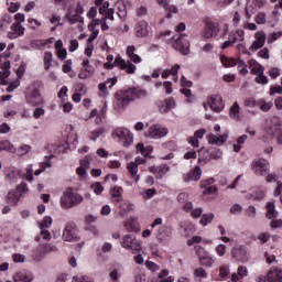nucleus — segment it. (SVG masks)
Wrapping results in <instances>:
<instances>
[{
	"label": "nucleus",
	"instance_id": "nucleus-1",
	"mask_svg": "<svg viewBox=\"0 0 282 282\" xmlns=\"http://www.w3.org/2000/svg\"><path fill=\"white\" fill-rule=\"evenodd\" d=\"M147 96H149V91L140 86L123 88L115 94L117 105L118 107H120V109L129 107L130 102H135V100H142L143 98H147Z\"/></svg>",
	"mask_w": 282,
	"mask_h": 282
},
{
	"label": "nucleus",
	"instance_id": "nucleus-2",
	"mask_svg": "<svg viewBox=\"0 0 282 282\" xmlns=\"http://www.w3.org/2000/svg\"><path fill=\"white\" fill-rule=\"evenodd\" d=\"M41 83L35 82L31 86H29L26 91V102L31 105V107H43L45 105V99L43 95H41Z\"/></svg>",
	"mask_w": 282,
	"mask_h": 282
},
{
	"label": "nucleus",
	"instance_id": "nucleus-3",
	"mask_svg": "<svg viewBox=\"0 0 282 282\" xmlns=\"http://www.w3.org/2000/svg\"><path fill=\"white\" fill-rule=\"evenodd\" d=\"M30 193V188H28V183L22 182L21 184L17 185L14 189H11L7 194V203L10 206H18L19 202H21L22 197H25Z\"/></svg>",
	"mask_w": 282,
	"mask_h": 282
},
{
	"label": "nucleus",
	"instance_id": "nucleus-4",
	"mask_svg": "<svg viewBox=\"0 0 282 282\" xmlns=\"http://www.w3.org/2000/svg\"><path fill=\"white\" fill-rule=\"evenodd\" d=\"M113 140H117V142H120L122 147H129L133 143V133L127 128H117L112 132Z\"/></svg>",
	"mask_w": 282,
	"mask_h": 282
},
{
	"label": "nucleus",
	"instance_id": "nucleus-5",
	"mask_svg": "<svg viewBox=\"0 0 282 282\" xmlns=\"http://www.w3.org/2000/svg\"><path fill=\"white\" fill-rule=\"evenodd\" d=\"M7 180H17V177H22L24 180H28V182H32L34 180V169L32 165H29L25 169V173H23L21 170H14L10 169L9 172L6 174Z\"/></svg>",
	"mask_w": 282,
	"mask_h": 282
},
{
	"label": "nucleus",
	"instance_id": "nucleus-6",
	"mask_svg": "<svg viewBox=\"0 0 282 282\" xmlns=\"http://www.w3.org/2000/svg\"><path fill=\"white\" fill-rule=\"evenodd\" d=\"M83 197L79 194L66 192L61 197L62 208H74V206L82 204Z\"/></svg>",
	"mask_w": 282,
	"mask_h": 282
},
{
	"label": "nucleus",
	"instance_id": "nucleus-7",
	"mask_svg": "<svg viewBox=\"0 0 282 282\" xmlns=\"http://www.w3.org/2000/svg\"><path fill=\"white\" fill-rule=\"evenodd\" d=\"M121 246L126 250H133L134 252H140L142 250V242L135 239V235H126L121 238Z\"/></svg>",
	"mask_w": 282,
	"mask_h": 282
},
{
	"label": "nucleus",
	"instance_id": "nucleus-8",
	"mask_svg": "<svg viewBox=\"0 0 282 282\" xmlns=\"http://www.w3.org/2000/svg\"><path fill=\"white\" fill-rule=\"evenodd\" d=\"M172 47L177 52H181L184 56L191 53V42L186 39L185 34H181L176 40L172 42Z\"/></svg>",
	"mask_w": 282,
	"mask_h": 282
},
{
	"label": "nucleus",
	"instance_id": "nucleus-9",
	"mask_svg": "<svg viewBox=\"0 0 282 282\" xmlns=\"http://www.w3.org/2000/svg\"><path fill=\"white\" fill-rule=\"evenodd\" d=\"M268 133L269 135H272V138H276L278 144L282 145V122L279 118L272 119Z\"/></svg>",
	"mask_w": 282,
	"mask_h": 282
},
{
	"label": "nucleus",
	"instance_id": "nucleus-10",
	"mask_svg": "<svg viewBox=\"0 0 282 282\" xmlns=\"http://www.w3.org/2000/svg\"><path fill=\"white\" fill-rule=\"evenodd\" d=\"M251 169L257 175H268L270 173V163L265 159H258L252 162Z\"/></svg>",
	"mask_w": 282,
	"mask_h": 282
},
{
	"label": "nucleus",
	"instance_id": "nucleus-11",
	"mask_svg": "<svg viewBox=\"0 0 282 282\" xmlns=\"http://www.w3.org/2000/svg\"><path fill=\"white\" fill-rule=\"evenodd\" d=\"M173 237V227L170 225H162L156 232V239L160 243H169V240Z\"/></svg>",
	"mask_w": 282,
	"mask_h": 282
},
{
	"label": "nucleus",
	"instance_id": "nucleus-12",
	"mask_svg": "<svg viewBox=\"0 0 282 282\" xmlns=\"http://www.w3.org/2000/svg\"><path fill=\"white\" fill-rule=\"evenodd\" d=\"M76 232V224L67 223L63 230L62 239L64 241H78V235Z\"/></svg>",
	"mask_w": 282,
	"mask_h": 282
},
{
	"label": "nucleus",
	"instance_id": "nucleus-13",
	"mask_svg": "<svg viewBox=\"0 0 282 282\" xmlns=\"http://www.w3.org/2000/svg\"><path fill=\"white\" fill-rule=\"evenodd\" d=\"M231 257L236 259V261H239L240 263H248L249 257H248V250L241 245L236 246L231 250Z\"/></svg>",
	"mask_w": 282,
	"mask_h": 282
},
{
	"label": "nucleus",
	"instance_id": "nucleus-14",
	"mask_svg": "<svg viewBox=\"0 0 282 282\" xmlns=\"http://www.w3.org/2000/svg\"><path fill=\"white\" fill-rule=\"evenodd\" d=\"M156 107L160 111V113H169L171 109H175V98L167 97L164 100L159 99L156 101Z\"/></svg>",
	"mask_w": 282,
	"mask_h": 282
},
{
	"label": "nucleus",
	"instance_id": "nucleus-15",
	"mask_svg": "<svg viewBox=\"0 0 282 282\" xmlns=\"http://www.w3.org/2000/svg\"><path fill=\"white\" fill-rule=\"evenodd\" d=\"M116 83H118V77L108 78L106 82L98 84L99 98H107L109 96L108 89H112Z\"/></svg>",
	"mask_w": 282,
	"mask_h": 282
},
{
	"label": "nucleus",
	"instance_id": "nucleus-16",
	"mask_svg": "<svg viewBox=\"0 0 282 282\" xmlns=\"http://www.w3.org/2000/svg\"><path fill=\"white\" fill-rule=\"evenodd\" d=\"M169 134V129L162 127L161 124H154L151 126L148 135L149 138H152L153 140H160V138H164V135Z\"/></svg>",
	"mask_w": 282,
	"mask_h": 282
},
{
	"label": "nucleus",
	"instance_id": "nucleus-17",
	"mask_svg": "<svg viewBox=\"0 0 282 282\" xmlns=\"http://www.w3.org/2000/svg\"><path fill=\"white\" fill-rule=\"evenodd\" d=\"M208 105L216 113H219V111H223V109L226 107V104H224V99L220 95H212L209 97Z\"/></svg>",
	"mask_w": 282,
	"mask_h": 282
},
{
	"label": "nucleus",
	"instance_id": "nucleus-18",
	"mask_svg": "<svg viewBox=\"0 0 282 282\" xmlns=\"http://www.w3.org/2000/svg\"><path fill=\"white\" fill-rule=\"evenodd\" d=\"M202 180V167L196 165L188 173L183 174V182L188 184L189 182H199Z\"/></svg>",
	"mask_w": 282,
	"mask_h": 282
},
{
	"label": "nucleus",
	"instance_id": "nucleus-19",
	"mask_svg": "<svg viewBox=\"0 0 282 282\" xmlns=\"http://www.w3.org/2000/svg\"><path fill=\"white\" fill-rule=\"evenodd\" d=\"M254 41L250 45L249 50L250 52H257L258 50H261L263 45H265V32L264 31H258L254 33Z\"/></svg>",
	"mask_w": 282,
	"mask_h": 282
},
{
	"label": "nucleus",
	"instance_id": "nucleus-20",
	"mask_svg": "<svg viewBox=\"0 0 282 282\" xmlns=\"http://www.w3.org/2000/svg\"><path fill=\"white\" fill-rule=\"evenodd\" d=\"M134 35L137 39H144V36H149V22L141 20L134 25Z\"/></svg>",
	"mask_w": 282,
	"mask_h": 282
},
{
	"label": "nucleus",
	"instance_id": "nucleus-21",
	"mask_svg": "<svg viewBox=\"0 0 282 282\" xmlns=\"http://www.w3.org/2000/svg\"><path fill=\"white\" fill-rule=\"evenodd\" d=\"M218 32H219V23L207 22L203 31V36L205 39H215Z\"/></svg>",
	"mask_w": 282,
	"mask_h": 282
},
{
	"label": "nucleus",
	"instance_id": "nucleus-22",
	"mask_svg": "<svg viewBox=\"0 0 282 282\" xmlns=\"http://www.w3.org/2000/svg\"><path fill=\"white\" fill-rule=\"evenodd\" d=\"M10 61H7L0 65V85L8 84V77L10 76Z\"/></svg>",
	"mask_w": 282,
	"mask_h": 282
},
{
	"label": "nucleus",
	"instance_id": "nucleus-23",
	"mask_svg": "<svg viewBox=\"0 0 282 282\" xmlns=\"http://www.w3.org/2000/svg\"><path fill=\"white\" fill-rule=\"evenodd\" d=\"M65 19L69 23V25H76V23H85V18L78 15V13L74 14L72 8L67 10Z\"/></svg>",
	"mask_w": 282,
	"mask_h": 282
},
{
	"label": "nucleus",
	"instance_id": "nucleus-24",
	"mask_svg": "<svg viewBox=\"0 0 282 282\" xmlns=\"http://www.w3.org/2000/svg\"><path fill=\"white\" fill-rule=\"evenodd\" d=\"M122 193H124V189H122L121 186H113L110 188V199L112 204H120L122 202Z\"/></svg>",
	"mask_w": 282,
	"mask_h": 282
},
{
	"label": "nucleus",
	"instance_id": "nucleus-25",
	"mask_svg": "<svg viewBox=\"0 0 282 282\" xmlns=\"http://www.w3.org/2000/svg\"><path fill=\"white\" fill-rule=\"evenodd\" d=\"M268 282H282V270L279 268H273L267 273Z\"/></svg>",
	"mask_w": 282,
	"mask_h": 282
},
{
	"label": "nucleus",
	"instance_id": "nucleus-26",
	"mask_svg": "<svg viewBox=\"0 0 282 282\" xmlns=\"http://www.w3.org/2000/svg\"><path fill=\"white\" fill-rule=\"evenodd\" d=\"M207 140L209 144H216V147H221L226 144V141L228 140V134H220L219 137L215 134H208Z\"/></svg>",
	"mask_w": 282,
	"mask_h": 282
},
{
	"label": "nucleus",
	"instance_id": "nucleus-27",
	"mask_svg": "<svg viewBox=\"0 0 282 282\" xmlns=\"http://www.w3.org/2000/svg\"><path fill=\"white\" fill-rule=\"evenodd\" d=\"M248 66L251 68L250 74L252 76H258L259 74H263V72H265V67L254 59L249 61Z\"/></svg>",
	"mask_w": 282,
	"mask_h": 282
},
{
	"label": "nucleus",
	"instance_id": "nucleus-28",
	"mask_svg": "<svg viewBox=\"0 0 282 282\" xmlns=\"http://www.w3.org/2000/svg\"><path fill=\"white\" fill-rule=\"evenodd\" d=\"M228 37L231 41V43H239L241 41H245L246 32L242 29H237L236 31L229 32Z\"/></svg>",
	"mask_w": 282,
	"mask_h": 282
},
{
	"label": "nucleus",
	"instance_id": "nucleus-29",
	"mask_svg": "<svg viewBox=\"0 0 282 282\" xmlns=\"http://www.w3.org/2000/svg\"><path fill=\"white\" fill-rule=\"evenodd\" d=\"M199 158H198V164H200V166H204V164H208V162H210V160H213V155L210 154V150H206L204 148H202L199 151Z\"/></svg>",
	"mask_w": 282,
	"mask_h": 282
},
{
	"label": "nucleus",
	"instance_id": "nucleus-30",
	"mask_svg": "<svg viewBox=\"0 0 282 282\" xmlns=\"http://www.w3.org/2000/svg\"><path fill=\"white\" fill-rule=\"evenodd\" d=\"M34 276L32 273L20 271L13 275L14 282H32Z\"/></svg>",
	"mask_w": 282,
	"mask_h": 282
},
{
	"label": "nucleus",
	"instance_id": "nucleus-31",
	"mask_svg": "<svg viewBox=\"0 0 282 282\" xmlns=\"http://www.w3.org/2000/svg\"><path fill=\"white\" fill-rule=\"evenodd\" d=\"M245 276H248V268L240 265L238 267L237 273L231 274V281H241Z\"/></svg>",
	"mask_w": 282,
	"mask_h": 282
},
{
	"label": "nucleus",
	"instance_id": "nucleus-32",
	"mask_svg": "<svg viewBox=\"0 0 282 282\" xmlns=\"http://www.w3.org/2000/svg\"><path fill=\"white\" fill-rule=\"evenodd\" d=\"M124 228L128 232H138L140 230V224H138L137 219L130 218L126 221Z\"/></svg>",
	"mask_w": 282,
	"mask_h": 282
},
{
	"label": "nucleus",
	"instance_id": "nucleus-33",
	"mask_svg": "<svg viewBox=\"0 0 282 282\" xmlns=\"http://www.w3.org/2000/svg\"><path fill=\"white\" fill-rule=\"evenodd\" d=\"M241 111V107H239V102L235 101L231 108L229 109V117L232 118V120H241V116H239Z\"/></svg>",
	"mask_w": 282,
	"mask_h": 282
},
{
	"label": "nucleus",
	"instance_id": "nucleus-34",
	"mask_svg": "<svg viewBox=\"0 0 282 282\" xmlns=\"http://www.w3.org/2000/svg\"><path fill=\"white\" fill-rule=\"evenodd\" d=\"M267 219H276L279 217V213L276 212V207L274 206V203L269 202L267 203Z\"/></svg>",
	"mask_w": 282,
	"mask_h": 282
},
{
	"label": "nucleus",
	"instance_id": "nucleus-35",
	"mask_svg": "<svg viewBox=\"0 0 282 282\" xmlns=\"http://www.w3.org/2000/svg\"><path fill=\"white\" fill-rule=\"evenodd\" d=\"M127 54L132 63H141L142 58L135 54V46L130 45L127 47Z\"/></svg>",
	"mask_w": 282,
	"mask_h": 282
},
{
	"label": "nucleus",
	"instance_id": "nucleus-36",
	"mask_svg": "<svg viewBox=\"0 0 282 282\" xmlns=\"http://www.w3.org/2000/svg\"><path fill=\"white\" fill-rule=\"evenodd\" d=\"M132 205L129 200H121L119 205V215L121 217H124V215H128V213H131Z\"/></svg>",
	"mask_w": 282,
	"mask_h": 282
},
{
	"label": "nucleus",
	"instance_id": "nucleus-37",
	"mask_svg": "<svg viewBox=\"0 0 282 282\" xmlns=\"http://www.w3.org/2000/svg\"><path fill=\"white\" fill-rule=\"evenodd\" d=\"M199 262L204 265V268H213V264L215 263V258H213L212 254L208 252L207 254L199 258Z\"/></svg>",
	"mask_w": 282,
	"mask_h": 282
},
{
	"label": "nucleus",
	"instance_id": "nucleus-38",
	"mask_svg": "<svg viewBox=\"0 0 282 282\" xmlns=\"http://www.w3.org/2000/svg\"><path fill=\"white\" fill-rule=\"evenodd\" d=\"M0 151H8V153H17V148L9 141H0Z\"/></svg>",
	"mask_w": 282,
	"mask_h": 282
},
{
	"label": "nucleus",
	"instance_id": "nucleus-39",
	"mask_svg": "<svg viewBox=\"0 0 282 282\" xmlns=\"http://www.w3.org/2000/svg\"><path fill=\"white\" fill-rule=\"evenodd\" d=\"M220 63L223 64L224 67H235V65H237V58L221 55Z\"/></svg>",
	"mask_w": 282,
	"mask_h": 282
},
{
	"label": "nucleus",
	"instance_id": "nucleus-40",
	"mask_svg": "<svg viewBox=\"0 0 282 282\" xmlns=\"http://www.w3.org/2000/svg\"><path fill=\"white\" fill-rule=\"evenodd\" d=\"M208 272L204 268L199 267L194 270V281H202V279H207Z\"/></svg>",
	"mask_w": 282,
	"mask_h": 282
},
{
	"label": "nucleus",
	"instance_id": "nucleus-41",
	"mask_svg": "<svg viewBox=\"0 0 282 282\" xmlns=\"http://www.w3.org/2000/svg\"><path fill=\"white\" fill-rule=\"evenodd\" d=\"M128 171L135 182L140 181V176L138 175V163L131 162L128 165Z\"/></svg>",
	"mask_w": 282,
	"mask_h": 282
},
{
	"label": "nucleus",
	"instance_id": "nucleus-42",
	"mask_svg": "<svg viewBox=\"0 0 282 282\" xmlns=\"http://www.w3.org/2000/svg\"><path fill=\"white\" fill-rule=\"evenodd\" d=\"M11 31L18 34V36H23V34H25V28H23V25L20 24V22H14L11 25Z\"/></svg>",
	"mask_w": 282,
	"mask_h": 282
},
{
	"label": "nucleus",
	"instance_id": "nucleus-43",
	"mask_svg": "<svg viewBox=\"0 0 282 282\" xmlns=\"http://www.w3.org/2000/svg\"><path fill=\"white\" fill-rule=\"evenodd\" d=\"M53 58H54V55H52V52L44 53V69H45V72L50 70V67H52Z\"/></svg>",
	"mask_w": 282,
	"mask_h": 282
},
{
	"label": "nucleus",
	"instance_id": "nucleus-44",
	"mask_svg": "<svg viewBox=\"0 0 282 282\" xmlns=\"http://www.w3.org/2000/svg\"><path fill=\"white\" fill-rule=\"evenodd\" d=\"M215 219V214H204L200 218V226H208V224H213V220Z\"/></svg>",
	"mask_w": 282,
	"mask_h": 282
},
{
	"label": "nucleus",
	"instance_id": "nucleus-45",
	"mask_svg": "<svg viewBox=\"0 0 282 282\" xmlns=\"http://www.w3.org/2000/svg\"><path fill=\"white\" fill-rule=\"evenodd\" d=\"M169 171H171V167L166 164L159 166L156 171V178L162 180V177H164Z\"/></svg>",
	"mask_w": 282,
	"mask_h": 282
},
{
	"label": "nucleus",
	"instance_id": "nucleus-46",
	"mask_svg": "<svg viewBox=\"0 0 282 282\" xmlns=\"http://www.w3.org/2000/svg\"><path fill=\"white\" fill-rule=\"evenodd\" d=\"M91 74H94V68H82L78 74V78H80V80H85V78H89Z\"/></svg>",
	"mask_w": 282,
	"mask_h": 282
},
{
	"label": "nucleus",
	"instance_id": "nucleus-47",
	"mask_svg": "<svg viewBox=\"0 0 282 282\" xmlns=\"http://www.w3.org/2000/svg\"><path fill=\"white\" fill-rule=\"evenodd\" d=\"M265 197V192L262 189H257L254 194H250L249 199H253L254 202H261Z\"/></svg>",
	"mask_w": 282,
	"mask_h": 282
},
{
	"label": "nucleus",
	"instance_id": "nucleus-48",
	"mask_svg": "<svg viewBox=\"0 0 282 282\" xmlns=\"http://www.w3.org/2000/svg\"><path fill=\"white\" fill-rule=\"evenodd\" d=\"M236 65H238V69H240L239 70V73L242 75V76H246V75H248V65L246 64V62L243 61V59H239L237 63H236ZM242 67V68H241Z\"/></svg>",
	"mask_w": 282,
	"mask_h": 282
},
{
	"label": "nucleus",
	"instance_id": "nucleus-49",
	"mask_svg": "<svg viewBox=\"0 0 282 282\" xmlns=\"http://www.w3.org/2000/svg\"><path fill=\"white\" fill-rule=\"evenodd\" d=\"M228 35V24H224L221 28L218 26L216 39H224Z\"/></svg>",
	"mask_w": 282,
	"mask_h": 282
},
{
	"label": "nucleus",
	"instance_id": "nucleus-50",
	"mask_svg": "<svg viewBox=\"0 0 282 282\" xmlns=\"http://www.w3.org/2000/svg\"><path fill=\"white\" fill-rule=\"evenodd\" d=\"M52 226V218L46 216L43 218L41 223H39L40 230H44V228H50Z\"/></svg>",
	"mask_w": 282,
	"mask_h": 282
},
{
	"label": "nucleus",
	"instance_id": "nucleus-51",
	"mask_svg": "<svg viewBox=\"0 0 282 282\" xmlns=\"http://www.w3.org/2000/svg\"><path fill=\"white\" fill-rule=\"evenodd\" d=\"M254 83L258 85H268V76L263 75V73H260L256 76Z\"/></svg>",
	"mask_w": 282,
	"mask_h": 282
},
{
	"label": "nucleus",
	"instance_id": "nucleus-52",
	"mask_svg": "<svg viewBox=\"0 0 282 282\" xmlns=\"http://www.w3.org/2000/svg\"><path fill=\"white\" fill-rule=\"evenodd\" d=\"M102 133H105V128H99L97 130H94L90 132V140H93L94 142L97 141V139L102 135Z\"/></svg>",
	"mask_w": 282,
	"mask_h": 282
},
{
	"label": "nucleus",
	"instance_id": "nucleus-53",
	"mask_svg": "<svg viewBox=\"0 0 282 282\" xmlns=\"http://www.w3.org/2000/svg\"><path fill=\"white\" fill-rule=\"evenodd\" d=\"M30 151H32V147H30L29 144H22L19 149H18V154L19 155H28V153H30Z\"/></svg>",
	"mask_w": 282,
	"mask_h": 282
},
{
	"label": "nucleus",
	"instance_id": "nucleus-54",
	"mask_svg": "<svg viewBox=\"0 0 282 282\" xmlns=\"http://www.w3.org/2000/svg\"><path fill=\"white\" fill-rule=\"evenodd\" d=\"M90 188L94 191L95 195H100L105 191V187H102V184L99 182L93 184Z\"/></svg>",
	"mask_w": 282,
	"mask_h": 282
},
{
	"label": "nucleus",
	"instance_id": "nucleus-55",
	"mask_svg": "<svg viewBox=\"0 0 282 282\" xmlns=\"http://www.w3.org/2000/svg\"><path fill=\"white\" fill-rule=\"evenodd\" d=\"M25 69H28V64L22 62L20 66L17 69V76L18 78H23V75L25 74Z\"/></svg>",
	"mask_w": 282,
	"mask_h": 282
},
{
	"label": "nucleus",
	"instance_id": "nucleus-56",
	"mask_svg": "<svg viewBox=\"0 0 282 282\" xmlns=\"http://www.w3.org/2000/svg\"><path fill=\"white\" fill-rule=\"evenodd\" d=\"M209 153L212 155V160H219L221 158V150L217 148L209 149Z\"/></svg>",
	"mask_w": 282,
	"mask_h": 282
},
{
	"label": "nucleus",
	"instance_id": "nucleus-57",
	"mask_svg": "<svg viewBox=\"0 0 282 282\" xmlns=\"http://www.w3.org/2000/svg\"><path fill=\"white\" fill-rule=\"evenodd\" d=\"M181 94L187 98V102H193V91L188 88H182Z\"/></svg>",
	"mask_w": 282,
	"mask_h": 282
},
{
	"label": "nucleus",
	"instance_id": "nucleus-58",
	"mask_svg": "<svg viewBox=\"0 0 282 282\" xmlns=\"http://www.w3.org/2000/svg\"><path fill=\"white\" fill-rule=\"evenodd\" d=\"M187 142H188V144H191V147H193V149L199 148V139L195 135L188 137Z\"/></svg>",
	"mask_w": 282,
	"mask_h": 282
},
{
	"label": "nucleus",
	"instance_id": "nucleus-59",
	"mask_svg": "<svg viewBox=\"0 0 282 282\" xmlns=\"http://www.w3.org/2000/svg\"><path fill=\"white\" fill-rule=\"evenodd\" d=\"M194 250L198 257V259L205 257V254H207L208 252L206 251V249L202 246H195Z\"/></svg>",
	"mask_w": 282,
	"mask_h": 282
},
{
	"label": "nucleus",
	"instance_id": "nucleus-60",
	"mask_svg": "<svg viewBox=\"0 0 282 282\" xmlns=\"http://www.w3.org/2000/svg\"><path fill=\"white\" fill-rule=\"evenodd\" d=\"M20 85L21 82L19 79L11 82L7 88L8 94H12V91H14V89H17Z\"/></svg>",
	"mask_w": 282,
	"mask_h": 282
},
{
	"label": "nucleus",
	"instance_id": "nucleus-61",
	"mask_svg": "<svg viewBox=\"0 0 282 282\" xmlns=\"http://www.w3.org/2000/svg\"><path fill=\"white\" fill-rule=\"evenodd\" d=\"M228 274H230V269L228 268V265H221L219 268L220 279H226V276H228Z\"/></svg>",
	"mask_w": 282,
	"mask_h": 282
},
{
	"label": "nucleus",
	"instance_id": "nucleus-62",
	"mask_svg": "<svg viewBox=\"0 0 282 282\" xmlns=\"http://www.w3.org/2000/svg\"><path fill=\"white\" fill-rule=\"evenodd\" d=\"M137 151L141 155H149V153H151V151H149V149L144 148V143H138Z\"/></svg>",
	"mask_w": 282,
	"mask_h": 282
},
{
	"label": "nucleus",
	"instance_id": "nucleus-63",
	"mask_svg": "<svg viewBox=\"0 0 282 282\" xmlns=\"http://www.w3.org/2000/svg\"><path fill=\"white\" fill-rule=\"evenodd\" d=\"M177 202L180 203V204H186V202H188V193H186V192H182V193H180L178 195H177Z\"/></svg>",
	"mask_w": 282,
	"mask_h": 282
},
{
	"label": "nucleus",
	"instance_id": "nucleus-64",
	"mask_svg": "<svg viewBox=\"0 0 282 282\" xmlns=\"http://www.w3.org/2000/svg\"><path fill=\"white\" fill-rule=\"evenodd\" d=\"M14 263H25V256L21 253H14L12 257Z\"/></svg>",
	"mask_w": 282,
	"mask_h": 282
}]
</instances>
